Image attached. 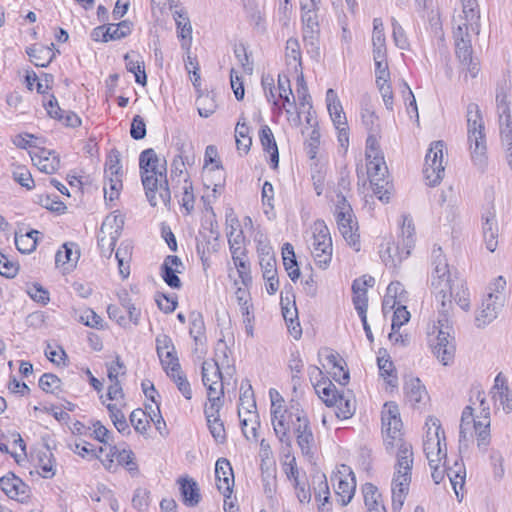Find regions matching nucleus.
<instances>
[{
	"label": "nucleus",
	"mask_w": 512,
	"mask_h": 512,
	"mask_svg": "<svg viewBox=\"0 0 512 512\" xmlns=\"http://www.w3.org/2000/svg\"><path fill=\"white\" fill-rule=\"evenodd\" d=\"M387 451L396 449L395 471L391 483L392 512H400L409 492L413 467L412 445L403 439L401 419L382 421Z\"/></svg>",
	"instance_id": "1"
},
{
	"label": "nucleus",
	"mask_w": 512,
	"mask_h": 512,
	"mask_svg": "<svg viewBox=\"0 0 512 512\" xmlns=\"http://www.w3.org/2000/svg\"><path fill=\"white\" fill-rule=\"evenodd\" d=\"M166 166V160H161L152 148L142 151L139 156L141 181L146 197L153 207L159 203L168 206L171 201Z\"/></svg>",
	"instance_id": "2"
},
{
	"label": "nucleus",
	"mask_w": 512,
	"mask_h": 512,
	"mask_svg": "<svg viewBox=\"0 0 512 512\" xmlns=\"http://www.w3.org/2000/svg\"><path fill=\"white\" fill-rule=\"evenodd\" d=\"M467 133L471 159L475 166L484 170L487 165V146L485 126L478 104L469 103L467 106Z\"/></svg>",
	"instance_id": "3"
},
{
	"label": "nucleus",
	"mask_w": 512,
	"mask_h": 512,
	"mask_svg": "<svg viewBox=\"0 0 512 512\" xmlns=\"http://www.w3.org/2000/svg\"><path fill=\"white\" fill-rule=\"evenodd\" d=\"M448 311L449 308H447L446 312H442V308H440L438 325L433 324L428 328L427 332L432 353L445 366L453 361L455 354V345L452 342L450 333L447 331Z\"/></svg>",
	"instance_id": "4"
},
{
	"label": "nucleus",
	"mask_w": 512,
	"mask_h": 512,
	"mask_svg": "<svg viewBox=\"0 0 512 512\" xmlns=\"http://www.w3.org/2000/svg\"><path fill=\"white\" fill-rule=\"evenodd\" d=\"M456 27L453 31V38L455 44V53L459 59L463 69H466L467 73L472 78H475L479 71V63L472 57V45H471V29L470 25L455 24Z\"/></svg>",
	"instance_id": "5"
},
{
	"label": "nucleus",
	"mask_w": 512,
	"mask_h": 512,
	"mask_svg": "<svg viewBox=\"0 0 512 512\" xmlns=\"http://www.w3.org/2000/svg\"><path fill=\"white\" fill-rule=\"evenodd\" d=\"M335 219L338 230L347 242L356 252L360 251V235L358 234V223L355 219L353 210L347 199L336 201Z\"/></svg>",
	"instance_id": "6"
},
{
	"label": "nucleus",
	"mask_w": 512,
	"mask_h": 512,
	"mask_svg": "<svg viewBox=\"0 0 512 512\" xmlns=\"http://www.w3.org/2000/svg\"><path fill=\"white\" fill-rule=\"evenodd\" d=\"M321 7H300L302 38L307 53L312 57L320 56V12Z\"/></svg>",
	"instance_id": "7"
},
{
	"label": "nucleus",
	"mask_w": 512,
	"mask_h": 512,
	"mask_svg": "<svg viewBox=\"0 0 512 512\" xmlns=\"http://www.w3.org/2000/svg\"><path fill=\"white\" fill-rule=\"evenodd\" d=\"M439 254L435 256L433 264L435 265L432 273L431 285L435 292V297L441 303L442 312H446L451 305L452 284L450 280L448 264L441 255V248H438Z\"/></svg>",
	"instance_id": "8"
},
{
	"label": "nucleus",
	"mask_w": 512,
	"mask_h": 512,
	"mask_svg": "<svg viewBox=\"0 0 512 512\" xmlns=\"http://www.w3.org/2000/svg\"><path fill=\"white\" fill-rule=\"evenodd\" d=\"M402 248L399 245H388L385 251H381L382 261L386 266L396 267L403 259L410 255L414 246V225L411 218L403 216L401 227Z\"/></svg>",
	"instance_id": "9"
},
{
	"label": "nucleus",
	"mask_w": 512,
	"mask_h": 512,
	"mask_svg": "<svg viewBox=\"0 0 512 512\" xmlns=\"http://www.w3.org/2000/svg\"><path fill=\"white\" fill-rule=\"evenodd\" d=\"M123 225L124 219L121 215L110 214L104 219L98 234V246L102 256L106 258L112 256Z\"/></svg>",
	"instance_id": "10"
},
{
	"label": "nucleus",
	"mask_w": 512,
	"mask_h": 512,
	"mask_svg": "<svg viewBox=\"0 0 512 512\" xmlns=\"http://www.w3.org/2000/svg\"><path fill=\"white\" fill-rule=\"evenodd\" d=\"M313 256L320 268H326L332 258V239L324 221L317 220L313 226Z\"/></svg>",
	"instance_id": "11"
},
{
	"label": "nucleus",
	"mask_w": 512,
	"mask_h": 512,
	"mask_svg": "<svg viewBox=\"0 0 512 512\" xmlns=\"http://www.w3.org/2000/svg\"><path fill=\"white\" fill-rule=\"evenodd\" d=\"M444 142H432L425 156V167L423 170L425 179L429 186L438 185L444 176L445 166L443 165Z\"/></svg>",
	"instance_id": "12"
},
{
	"label": "nucleus",
	"mask_w": 512,
	"mask_h": 512,
	"mask_svg": "<svg viewBox=\"0 0 512 512\" xmlns=\"http://www.w3.org/2000/svg\"><path fill=\"white\" fill-rule=\"evenodd\" d=\"M331 480L336 485L335 494L337 501L341 506L348 505L356 490V479L352 469L348 465H340L337 471L331 476Z\"/></svg>",
	"instance_id": "13"
},
{
	"label": "nucleus",
	"mask_w": 512,
	"mask_h": 512,
	"mask_svg": "<svg viewBox=\"0 0 512 512\" xmlns=\"http://www.w3.org/2000/svg\"><path fill=\"white\" fill-rule=\"evenodd\" d=\"M506 296L487 295L482 301L481 306L475 317V323L478 328H483L493 322L505 305Z\"/></svg>",
	"instance_id": "14"
},
{
	"label": "nucleus",
	"mask_w": 512,
	"mask_h": 512,
	"mask_svg": "<svg viewBox=\"0 0 512 512\" xmlns=\"http://www.w3.org/2000/svg\"><path fill=\"white\" fill-rule=\"evenodd\" d=\"M328 398L331 402H324L328 407H336V416L340 419L351 418L356 410V403L352 391H338L334 387Z\"/></svg>",
	"instance_id": "15"
},
{
	"label": "nucleus",
	"mask_w": 512,
	"mask_h": 512,
	"mask_svg": "<svg viewBox=\"0 0 512 512\" xmlns=\"http://www.w3.org/2000/svg\"><path fill=\"white\" fill-rule=\"evenodd\" d=\"M0 488L9 498L21 503L26 502L30 496L29 486L12 472L0 478Z\"/></svg>",
	"instance_id": "16"
},
{
	"label": "nucleus",
	"mask_w": 512,
	"mask_h": 512,
	"mask_svg": "<svg viewBox=\"0 0 512 512\" xmlns=\"http://www.w3.org/2000/svg\"><path fill=\"white\" fill-rule=\"evenodd\" d=\"M326 103L330 117L339 131V141H342V136H345V140L348 141L347 132V121L341 102L337 96V93L333 89H328L326 92Z\"/></svg>",
	"instance_id": "17"
},
{
	"label": "nucleus",
	"mask_w": 512,
	"mask_h": 512,
	"mask_svg": "<svg viewBox=\"0 0 512 512\" xmlns=\"http://www.w3.org/2000/svg\"><path fill=\"white\" fill-rule=\"evenodd\" d=\"M295 416L290 415L289 406L282 410H273L271 413V421L274 432L281 443L291 446L290 426L294 424Z\"/></svg>",
	"instance_id": "18"
},
{
	"label": "nucleus",
	"mask_w": 512,
	"mask_h": 512,
	"mask_svg": "<svg viewBox=\"0 0 512 512\" xmlns=\"http://www.w3.org/2000/svg\"><path fill=\"white\" fill-rule=\"evenodd\" d=\"M426 436L423 441V450L425 455L433 453L436 449H443L442 441L445 442L444 430L441 427L439 419L436 417H429L426 421Z\"/></svg>",
	"instance_id": "19"
},
{
	"label": "nucleus",
	"mask_w": 512,
	"mask_h": 512,
	"mask_svg": "<svg viewBox=\"0 0 512 512\" xmlns=\"http://www.w3.org/2000/svg\"><path fill=\"white\" fill-rule=\"evenodd\" d=\"M216 486L224 497L229 498L233 491L234 474L230 462L226 458H219L215 464Z\"/></svg>",
	"instance_id": "20"
},
{
	"label": "nucleus",
	"mask_w": 512,
	"mask_h": 512,
	"mask_svg": "<svg viewBox=\"0 0 512 512\" xmlns=\"http://www.w3.org/2000/svg\"><path fill=\"white\" fill-rule=\"evenodd\" d=\"M155 342L156 352L163 369L172 365L174 370L177 369L179 367V359L171 337L166 334H159Z\"/></svg>",
	"instance_id": "21"
},
{
	"label": "nucleus",
	"mask_w": 512,
	"mask_h": 512,
	"mask_svg": "<svg viewBox=\"0 0 512 512\" xmlns=\"http://www.w3.org/2000/svg\"><path fill=\"white\" fill-rule=\"evenodd\" d=\"M462 14L454 19L455 24L470 25L472 33H480V10L477 0H461Z\"/></svg>",
	"instance_id": "22"
},
{
	"label": "nucleus",
	"mask_w": 512,
	"mask_h": 512,
	"mask_svg": "<svg viewBox=\"0 0 512 512\" xmlns=\"http://www.w3.org/2000/svg\"><path fill=\"white\" fill-rule=\"evenodd\" d=\"M308 376L319 398L323 402H331V399L328 397L332 393V389L335 387L332 381L324 375L323 371L319 367L315 365H310L308 367Z\"/></svg>",
	"instance_id": "23"
},
{
	"label": "nucleus",
	"mask_w": 512,
	"mask_h": 512,
	"mask_svg": "<svg viewBox=\"0 0 512 512\" xmlns=\"http://www.w3.org/2000/svg\"><path fill=\"white\" fill-rule=\"evenodd\" d=\"M117 459L119 465L125 466L129 472L137 471L138 466L134 461V453L131 450H119L116 446L110 445L109 452L106 454V459L102 460L106 469L112 470L114 465L113 458Z\"/></svg>",
	"instance_id": "24"
},
{
	"label": "nucleus",
	"mask_w": 512,
	"mask_h": 512,
	"mask_svg": "<svg viewBox=\"0 0 512 512\" xmlns=\"http://www.w3.org/2000/svg\"><path fill=\"white\" fill-rule=\"evenodd\" d=\"M33 164L46 174H54L60 168L59 156L53 150L45 148L31 154Z\"/></svg>",
	"instance_id": "25"
},
{
	"label": "nucleus",
	"mask_w": 512,
	"mask_h": 512,
	"mask_svg": "<svg viewBox=\"0 0 512 512\" xmlns=\"http://www.w3.org/2000/svg\"><path fill=\"white\" fill-rule=\"evenodd\" d=\"M219 410L220 409L212 407H205L204 414L207 420L208 429L212 437L217 443L223 444L226 441L227 436L224 423L220 419Z\"/></svg>",
	"instance_id": "26"
},
{
	"label": "nucleus",
	"mask_w": 512,
	"mask_h": 512,
	"mask_svg": "<svg viewBox=\"0 0 512 512\" xmlns=\"http://www.w3.org/2000/svg\"><path fill=\"white\" fill-rule=\"evenodd\" d=\"M181 259L176 255H168L161 265V277L164 282L173 289H179L182 286L180 278L176 274L173 267L181 265Z\"/></svg>",
	"instance_id": "27"
},
{
	"label": "nucleus",
	"mask_w": 512,
	"mask_h": 512,
	"mask_svg": "<svg viewBox=\"0 0 512 512\" xmlns=\"http://www.w3.org/2000/svg\"><path fill=\"white\" fill-rule=\"evenodd\" d=\"M180 493L185 505L195 507L201 500L200 489L195 480L188 477H181L178 480Z\"/></svg>",
	"instance_id": "28"
},
{
	"label": "nucleus",
	"mask_w": 512,
	"mask_h": 512,
	"mask_svg": "<svg viewBox=\"0 0 512 512\" xmlns=\"http://www.w3.org/2000/svg\"><path fill=\"white\" fill-rule=\"evenodd\" d=\"M259 139L263 147V150L270 154L272 168H277L279 163L278 147L272 130L268 125L261 126L259 131Z\"/></svg>",
	"instance_id": "29"
},
{
	"label": "nucleus",
	"mask_w": 512,
	"mask_h": 512,
	"mask_svg": "<svg viewBox=\"0 0 512 512\" xmlns=\"http://www.w3.org/2000/svg\"><path fill=\"white\" fill-rule=\"evenodd\" d=\"M218 156V151H217V148L213 145H209L206 147V150H205V166H208L209 164H214L215 163V167L213 168H210L207 173L210 174V173H214L215 176L218 178V182L217 183H212L213 184V192L216 193V192H220L223 187H224V172H223V168L220 164V162H217L216 161V158Z\"/></svg>",
	"instance_id": "30"
},
{
	"label": "nucleus",
	"mask_w": 512,
	"mask_h": 512,
	"mask_svg": "<svg viewBox=\"0 0 512 512\" xmlns=\"http://www.w3.org/2000/svg\"><path fill=\"white\" fill-rule=\"evenodd\" d=\"M124 61L126 69L134 74L136 83L145 86L147 83V75L144 61L141 59L140 55L133 51L128 52L124 55Z\"/></svg>",
	"instance_id": "31"
},
{
	"label": "nucleus",
	"mask_w": 512,
	"mask_h": 512,
	"mask_svg": "<svg viewBox=\"0 0 512 512\" xmlns=\"http://www.w3.org/2000/svg\"><path fill=\"white\" fill-rule=\"evenodd\" d=\"M30 61L37 67H47L55 57L52 47L35 44L27 49Z\"/></svg>",
	"instance_id": "32"
},
{
	"label": "nucleus",
	"mask_w": 512,
	"mask_h": 512,
	"mask_svg": "<svg viewBox=\"0 0 512 512\" xmlns=\"http://www.w3.org/2000/svg\"><path fill=\"white\" fill-rule=\"evenodd\" d=\"M483 237L487 250L494 252L498 245V224L495 216L492 213L487 214L483 217Z\"/></svg>",
	"instance_id": "33"
},
{
	"label": "nucleus",
	"mask_w": 512,
	"mask_h": 512,
	"mask_svg": "<svg viewBox=\"0 0 512 512\" xmlns=\"http://www.w3.org/2000/svg\"><path fill=\"white\" fill-rule=\"evenodd\" d=\"M405 395L410 404L415 407L427 398L425 386L419 378H410L404 385Z\"/></svg>",
	"instance_id": "34"
},
{
	"label": "nucleus",
	"mask_w": 512,
	"mask_h": 512,
	"mask_svg": "<svg viewBox=\"0 0 512 512\" xmlns=\"http://www.w3.org/2000/svg\"><path fill=\"white\" fill-rule=\"evenodd\" d=\"M238 415L240 418V424L243 431L244 436L249 439L248 433V422H251L250 433L253 438L257 437V429L260 427L259 415L256 409H241L238 408Z\"/></svg>",
	"instance_id": "35"
},
{
	"label": "nucleus",
	"mask_w": 512,
	"mask_h": 512,
	"mask_svg": "<svg viewBox=\"0 0 512 512\" xmlns=\"http://www.w3.org/2000/svg\"><path fill=\"white\" fill-rule=\"evenodd\" d=\"M367 160V174L371 185H378L376 181L385 180L387 173V166L384 161V156H378Z\"/></svg>",
	"instance_id": "36"
},
{
	"label": "nucleus",
	"mask_w": 512,
	"mask_h": 512,
	"mask_svg": "<svg viewBox=\"0 0 512 512\" xmlns=\"http://www.w3.org/2000/svg\"><path fill=\"white\" fill-rule=\"evenodd\" d=\"M164 371L166 372L167 376H169L174 381L181 394L187 400H190L192 398L191 386L186 375L181 369V365L179 364V367L175 369V371L173 365L164 368Z\"/></svg>",
	"instance_id": "37"
},
{
	"label": "nucleus",
	"mask_w": 512,
	"mask_h": 512,
	"mask_svg": "<svg viewBox=\"0 0 512 512\" xmlns=\"http://www.w3.org/2000/svg\"><path fill=\"white\" fill-rule=\"evenodd\" d=\"M190 327L189 334L194 339L195 344L203 345L206 342L205 324L200 312L193 311L189 315Z\"/></svg>",
	"instance_id": "38"
},
{
	"label": "nucleus",
	"mask_w": 512,
	"mask_h": 512,
	"mask_svg": "<svg viewBox=\"0 0 512 512\" xmlns=\"http://www.w3.org/2000/svg\"><path fill=\"white\" fill-rule=\"evenodd\" d=\"M132 256V246L128 242H122L115 252V258L118 262L119 273L123 278L130 274V261Z\"/></svg>",
	"instance_id": "39"
},
{
	"label": "nucleus",
	"mask_w": 512,
	"mask_h": 512,
	"mask_svg": "<svg viewBox=\"0 0 512 512\" xmlns=\"http://www.w3.org/2000/svg\"><path fill=\"white\" fill-rule=\"evenodd\" d=\"M278 90H279V99L283 101L282 105H280L281 109H285L287 113H290V108L295 106V99L292 93L290 80L286 75L278 76Z\"/></svg>",
	"instance_id": "40"
},
{
	"label": "nucleus",
	"mask_w": 512,
	"mask_h": 512,
	"mask_svg": "<svg viewBox=\"0 0 512 512\" xmlns=\"http://www.w3.org/2000/svg\"><path fill=\"white\" fill-rule=\"evenodd\" d=\"M38 230H30L25 234L15 233V245L17 249L23 254H29L35 250L37 245Z\"/></svg>",
	"instance_id": "41"
},
{
	"label": "nucleus",
	"mask_w": 512,
	"mask_h": 512,
	"mask_svg": "<svg viewBox=\"0 0 512 512\" xmlns=\"http://www.w3.org/2000/svg\"><path fill=\"white\" fill-rule=\"evenodd\" d=\"M286 62L292 66L295 72L302 70V57L299 41L296 38H289L286 42Z\"/></svg>",
	"instance_id": "42"
},
{
	"label": "nucleus",
	"mask_w": 512,
	"mask_h": 512,
	"mask_svg": "<svg viewBox=\"0 0 512 512\" xmlns=\"http://www.w3.org/2000/svg\"><path fill=\"white\" fill-rule=\"evenodd\" d=\"M290 415L295 416L296 423L294 422L295 433H303L311 430L310 422L301 405L297 401H291L289 405Z\"/></svg>",
	"instance_id": "43"
},
{
	"label": "nucleus",
	"mask_w": 512,
	"mask_h": 512,
	"mask_svg": "<svg viewBox=\"0 0 512 512\" xmlns=\"http://www.w3.org/2000/svg\"><path fill=\"white\" fill-rule=\"evenodd\" d=\"M500 142L504 159L512 171V125L509 123L501 124Z\"/></svg>",
	"instance_id": "44"
},
{
	"label": "nucleus",
	"mask_w": 512,
	"mask_h": 512,
	"mask_svg": "<svg viewBox=\"0 0 512 512\" xmlns=\"http://www.w3.org/2000/svg\"><path fill=\"white\" fill-rule=\"evenodd\" d=\"M219 363V360L204 361L202 363L201 374L203 385H207V383L222 381L223 377Z\"/></svg>",
	"instance_id": "45"
},
{
	"label": "nucleus",
	"mask_w": 512,
	"mask_h": 512,
	"mask_svg": "<svg viewBox=\"0 0 512 512\" xmlns=\"http://www.w3.org/2000/svg\"><path fill=\"white\" fill-rule=\"evenodd\" d=\"M75 246L74 243H65L62 246V250H58V252L55 255V263L57 266H74L78 259H79V252L77 250H73V247Z\"/></svg>",
	"instance_id": "46"
},
{
	"label": "nucleus",
	"mask_w": 512,
	"mask_h": 512,
	"mask_svg": "<svg viewBox=\"0 0 512 512\" xmlns=\"http://www.w3.org/2000/svg\"><path fill=\"white\" fill-rule=\"evenodd\" d=\"M37 457L38 466L41 469L40 475L43 478H52L55 475V460L53 458L52 452L48 448H46L44 450L39 451Z\"/></svg>",
	"instance_id": "47"
},
{
	"label": "nucleus",
	"mask_w": 512,
	"mask_h": 512,
	"mask_svg": "<svg viewBox=\"0 0 512 512\" xmlns=\"http://www.w3.org/2000/svg\"><path fill=\"white\" fill-rule=\"evenodd\" d=\"M204 386L207 387V396L209 401V405H206L205 407L220 409L223 403L222 399L224 397L223 381L207 383V385Z\"/></svg>",
	"instance_id": "48"
},
{
	"label": "nucleus",
	"mask_w": 512,
	"mask_h": 512,
	"mask_svg": "<svg viewBox=\"0 0 512 512\" xmlns=\"http://www.w3.org/2000/svg\"><path fill=\"white\" fill-rule=\"evenodd\" d=\"M249 127L245 122H241L239 120L235 127V138H236V146L239 151H243L247 153L252 144V139L249 137Z\"/></svg>",
	"instance_id": "49"
},
{
	"label": "nucleus",
	"mask_w": 512,
	"mask_h": 512,
	"mask_svg": "<svg viewBox=\"0 0 512 512\" xmlns=\"http://www.w3.org/2000/svg\"><path fill=\"white\" fill-rule=\"evenodd\" d=\"M282 314H283L284 320L288 326L290 334L295 339L300 338V336L302 334V329H301L299 322L295 323V320H297V318H298L297 308H296L295 304L293 305L292 308L282 306Z\"/></svg>",
	"instance_id": "50"
},
{
	"label": "nucleus",
	"mask_w": 512,
	"mask_h": 512,
	"mask_svg": "<svg viewBox=\"0 0 512 512\" xmlns=\"http://www.w3.org/2000/svg\"><path fill=\"white\" fill-rule=\"evenodd\" d=\"M122 175H105L104 196L105 199L113 201L118 198L122 189Z\"/></svg>",
	"instance_id": "51"
},
{
	"label": "nucleus",
	"mask_w": 512,
	"mask_h": 512,
	"mask_svg": "<svg viewBox=\"0 0 512 512\" xmlns=\"http://www.w3.org/2000/svg\"><path fill=\"white\" fill-rule=\"evenodd\" d=\"M106 408L109 411V416L115 428L122 434H129V425L121 409L116 404L112 403L107 404Z\"/></svg>",
	"instance_id": "52"
},
{
	"label": "nucleus",
	"mask_w": 512,
	"mask_h": 512,
	"mask_svg": "<svg viewBox=\"0 0 512 512\" xmlns=\"http://www.w3.org/2000/svg\"><path fill=\"white\" fill-rule=\"evenodd\" d=\"M361 120L362 124L368 131V133H379L380 124L378 116L375 111L371 109L368 104H365L361 108Z\"/></svg>",
	"instance_id": "53"
},
{
	"label": "nucleus",
	"mask_w": 512,
	"mask_h": 512,
	"mask_svg": "<svg viewBox=\"0 0 512 512\" xmlns=\"http://www.w3.org/2000/svg\"><path fill=\"white\" fill-rule=\"evenodd\" d=\"M177 15L183 19V26L178 27L177 35L181 40V47L189 51L192 42V26L185 12H177Z\"/></svg>",
	"instance_id": "54"
},
{
	"label": "nucleus",
	"mask_w": 512,
	"mask_h": 512,
	"mask_svg": "<svg viewBox=\"0 0 512 512\" xmlns=\"http://www.w3.org/2000/svg\"><path fill=\"white\" fill-rule=\"evenodd\" d=\"M353 304L359 316L367 315L368 297L366 288H359V282L352 284Z\"/></svg>",
	"instance_id": "55"
},
{
	"label": "nucleus",
	"mask_w": 512,
	"mask_h": 512,
	"mask_svg": "<svg viewBox=\"0 0 512 512\" xmlns=\"http://www.w3.org/2000/svg\"><path fill=\"white\" fill-rule=\"evenodd\" d=\"M198 113L201 117L208 118L217 108L216 101L212 94H200L196 100Z\"/></svg>",
	"instance_id": "56"
},
{
	"label": "nucleus",
	"mask_w": 512,
	"mask_h": 512,
	"mask_svg": "<svg viewBox=\"0 0 512 512\" xmlns=\"http://www.w3.org/2000/svg\"><path fill=\"white\" fill-rule=\"evenodd\" d=\"M106 27L105 33L108 36V41L120 40L128 36L132 31V23L126 20L118 24H109Z\"/></svg>",
	"instance_id": "57"
},
{
	"label": "nucleus",
	"mask_w": 512,
	"mask_h": 512,
	"mask_svg": "<svg viewBox=\"0 0 512 512\" xmlns=\"http://www.w3.org/2000/svg\"><path fill=\"white\" fill-rule=\"evenodd\" d=\"M313 489L318 502L330 500L329 486L324 474H317L313 477Z\"/></svg>",
	"instance_id": "58"
},
{
	"label": "nucleus",
	"mask_w": 512,
	"mask_h": 512,
	"mask_svg": "<svg viewBox=\"0 0 512 512\" xmlns=\"http://www.w3.org/2000/svg\"><path fill=\"white\" fill-rule=\"evenodd\" d=\"M148 411V413H152L149 409ZM130 422L137 432L144 434L149 427L150 417L146 411L142 409H136L130 414Z\"/></svg>",
	"instance_id": "59"
},
{
	"label": "nucleus",
	"mask_w": 512,
	"mask_h": 512,
	"mask_svg": "<svg viewBox=\"0 0 512 512\" xmlns=\"http://www.w3.org/2000/svg\"><path fill=\"white\" fill-rule=\"evenodd\" d=\"M455 467H457L458 469H454L452 467H447L446 472H447V476L450 479L451 485L453 486V489L455 491V494H456L458 500L461 501L463 498V495H461V497H460L457 487L459 486L460 489L463 488V486L465 484V471H462V467H460L457 462L455 463Z\"/></svg>",
	"instance_id": "60"
},
{
	"label": "nucleus",
	"mask_w": 512,
	"mask_h": 512,
	"mask_svg": "<svg viewBox=\"0 0 512 512\" xmlns=\"http://www.w3.org/2000/svg\"><path fill=\"white\" fill-rule=\"evenodd\" d=\"M378 367L380 371V375L386 379L388 385L392 387H396L398 384L397 376L393 374L394 372V364L390 359H385L384 357H379Z\"/></svg>",
	"instance_id": "61"
},
{
	"label": "nucleus",
	"mask_w": 512,
	"mask_h": 512,
	"mask_svg": "<svg viewBox=\"0 0 512 512\" xmlns=\"http://www.w3.org/2000/svg\"><path fill=\"white\" fill-rule=\"evenodd\" d=\"M239 401V408L241 409H256L254 392L248 381L241 384Z\"/></svg>",
	"instance_id": "62"
},
{
	"label": "nucleus",
	"mask_w": 512,
	"mask_h": 512,
	"mask_svg": "<svg viewBox=\"0 0 512 512\" xmlns=\"http://www.w3.org/2000/svg\"><path fill=\"white\" fill-rule=\"evenodd\" d=\"M260 266L265 280H273V277L277 276L276 261L270 253V249H268L264 256H261Z\"/></svg>",
	"instance_id": "63"
},
{
	"label": "nucleus",
	"mask_w": 512,
	"mask_h": 512,
	"mask_svg": "<svg viewBox=\"0 0 512 512\" xmlns=\"http://www.w3.org/2000/svg\"><path fill=\"white\" fill-rule=\"evenodd\" d=\"M288 367L292 375V383L294 385V388H296V386L300 385L301 383V376L304 368V364L302 359L300 358L299 353L291 354Z\"/></svg>",
	"instance_id": "64"
}]
</instances>
